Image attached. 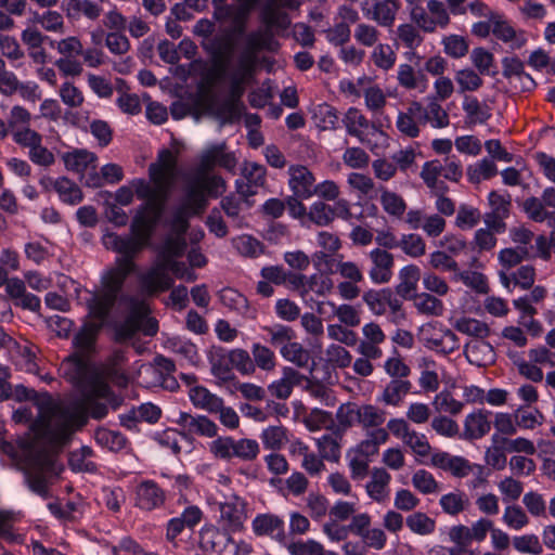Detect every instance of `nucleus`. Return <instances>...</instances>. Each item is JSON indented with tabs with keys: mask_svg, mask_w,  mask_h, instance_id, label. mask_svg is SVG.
I'll list each match as a JSON object with an SVG mask.
<instances>
[{
	"mask_svg": "<svg viewBox=\"0 0 555 555\" xmlns=\"http://www.w3.org/2000/svg\"><path fill=\"white\" fill-rule=\"evenodd\" d=\"M87 413L94 420H102L107 415L108 408L91 396H85L81 411L60 409L41 414L31 424V430L38 439L61 447L70 440L75 425L81 427L87 423Z\"/></svg>",
	"mask_w": 555,
	"mask_h": 555,
	"instance_id": "nucleus-1",
	"label": "nucleus"
},
{
	"mask_svg": "<svg viewBox=\"0 0 555 555\" xmlns=\"http://www.w3.org/2000/svg\"><path fill=\"white\" fill-rule=\"evenodd\" d=\"M157 224H153L141 217H133L130 224V235L115 237L118 244V254L121 257L117 258L116 266L109 271L115 274L125 273L127 279L135 269L133 258L150 245L153 233Z\"/></svg>",
	"mask_w": 555,
	"mask_h": 555,
	"instance_id": "nucleus-2",
	"label": "nucleus"
},
{
	"mask_svg": "<svg viewBox=\"0 0 555 555\" xmlns=\"http://www.w3.org/2000/svg\"><path fill=\"white\" fill-rule=\"evenodd\" d=\"M101 324L93 322L85 323L73 337L74 352L65 361L74 365V372L69 378L80 382L87 374L89 361L96 351V340Z\"/></svg>",
	"mask_w": 555,
	"mask_h": 555,
	"instance_id": "nucleus-3",
	"label": "nucleus"
},
{
	"mask_svg": "<svg viewBox=\"0 0 555 555\" xmlns=\"http://www.w3.org/2000/svg\"><path fill=\"white\" fill-rule=\"evenodd\" d=\"M126 278L125 273L115 274L107 271L102 278V289L95 292L87 300L89 314L101 322L109 315L115 302L120 296Z\"/></svg>",
	"mask_w": 555,
	"mask_h": 555,
	"instance_id": "nucleus-4",
	"label": "nucleus"
},
{
	"mask_svg": "<svg viewBox=\"0 0 555 555\" xmlns=\"http://www.w3.org/2000/svg\"><path fill=\"white\" fill-rule=\"evenodd\" d=\"M133 189L137 197L145 201L138 207L134 217H141L142 220L158 224L168 199L167 194L143 179L133 181Z\"/></svg>",
	"mask_w": 555,
	"mask_h": 555,
	"instance_id": "nucleus-5",
	"label": "nucleus"
},
{
	"mask_svg": "<svg viewBox=\"0 0 555 555\" xmlns=\"http://www.w3.org/2000/svg\"><path fill=\"white\" fill-rule=\"evenodd\" d=\"M209 451L220 460L230 461L235 457L243 462H253L258 457L260 447L255 439L242 438L235 440L225 436L212 440L209 443Z\"/></svg>",
	"mask_w": 555,
	"mask_h": 555,
	"instance_id": "nucleus-6",
	"label": "nucleus"
},
{
	"mask_svg": "<svg viewBox=\"0 0 555 555\" xmlns=\"http://www.w3.org/2000/svg\"><path fill=\"white\" fill-rule=\"evenodd\" d=\"M246 506L245 500L236 494L225 498V501L220 503V521L225 531L238 532L243 530L247 519Z\"/></svg>",
	"mask_w": 555,
	"mask_h": 555,
	"instance_id": "nucleus-7",
	"label": "nucleus"
},
{
	"mask_svg": "<svg viewBox=\"0 0 555 555\" xmlns=\"http://www.w3.org/2000/svg\"><path fill=\"white\" fill-rule=\"evenodd\" d=\"M241 176L242 178L235 181V190L237 195L248 199L266 184L267 169L258 163L245 162L241 168Z\"/></svg>",
	"mask_w": 555,
	"mask_h": 555,
	"instance_id": "nucleus-8",
	"label": "nucleus"
},
{
	"mask_svg": "<svg viewBox=\"0 0 555 555\" xmlns=\"http://www.w3.org/2000/svg\"><path fill=\"white\" fill-rule=\"evenodd\" d=\"M401 7L399 0H363L364 15L384 27H391Z\"/></svg>",
	"mask_w": 555,
	"mask_h": 555,
	"instance_id": "nucleus-9",
	"label": "nucleus"
},
{
	"mask_svg": "<svg viewBox=\"0 0 555 555\" xmlns=\"http://www.w3.org/2000/svg\"><path fill=\"white\" fill-rule=\"evenodd\" d=\"M142 294L146 296H156L173 287V279L169 272L163 271L159 266H151L138 278Z\"/></svg>",
	"mask_w": 555,
	"mask_h": 555,
	"instance_id": "nucleus-10",
	"label": "nucleus"
},
{
	"mask_svg": "<svg viewBox=\"0 0 555 555\" xmlns=\"http://www.w3.org/2000/svg\"><path fill=\"white\" fill-rule=\"evenodd\" d=\"M372 267L369 271L370 279L375 284H386L392 278L395 259L392 254L382 248H375L369 254Z\"/></svg>",
	"mask_w": 555,
	"mask_h": 555,
	"instance_id": "nucleus-11",
	"label": "nucleus"
},
{
	"mask_svg": "<svg viewBox=\"0 0 555 555\" xmlns=\"http://www.w3.org/2000/svg\"><path fill=\"white\" fill-rule=\"evenodd\" d=\"M431 464L455 478H464L474 472V465L463 456L451 455L448 452H437L431 455Z\"/></svg>",
	"mask_w": 555,
	"mask_h": 555,
	"instance_id": "nucleus-12",
	"label": "nucleus"
},
{
	"mask_svg": "<svg viewBox=\"0 0 555 555\" xmlns=\"http://www.w3.org/2000/svg\"><path fill=\"white\" fill-rule=\"evenodd\" d=\"M289 186L297 197L309 198L313 195L315 179L312 172L301 165H293L288 168Z\"/></svg>",
	"mask_w": 555,
	"mask_h": 555,
	"instance_id": "nucleus-13",
	"label": "nucleus"
},
{
	"mask_svg": "<svg viewBox=\"0 0 555 555\" xmlns=\"http://www.w3.org/2000/svg\"><path fill=\"white\" fill-rule=\"evenodd\" d=\"M165 502L164 490L153 480H143L135 491V505L144 511H152Z\"/></svg>",
	"mask_w": 555,
	"mask_h": 555,
	"instance_id": "nucleus-14",
	"label": "nucleus"
},
{
	"mask_svg": "<svg viewBox=\"0 0 555 555\" xmlns=\"http://www.w3.org/2000/svg\"><path fill=\"white\" fill-rule=\"evenodd\" d=\"M7 294L14 301L15 306L24 310H30L33 312L40 310V298L31 293H27L24 281L18 278H12L10 282H8Z\"/></svg>",
	"mask_w": 555,
	"mask_h": 555,
	"instance_id": "nucleus-15",
	"label": "nucleus"
},
{
	"mask_svg": "<svg viewBox=\"0 0 555 555\" xmlns=\"http://www.w3.org/2000/svg\"><path fill=\"white\" fill-rule=\"evenodd\" d=\"M251 526L256 535H270L279 542L286 539L284 521L278 515L259 514L254 518Z\"/></svg>",
	"mask_w": 555,
	"mask_h": 555,
	"instance_id": "nucleus-16",
	"label": "nucleus"
},
{
	"mask_svg": "<svg viewBox=\"0 0 555 555\" xmlns=\"http://www.w3.org/2000/svg\"><path fill=\"white\" fill-rule=\"evenodd\" d=\"M491 412L479 409L468 414L464 422V438L468 440L480 439L491 429V422L488 420Z\"/></svg>",
	"mask_w": 555,
	"mask_h": 555,
	"instance_id": "nucleus-17",
	"label": "nucleus"
},
{
	"mask_svg": "<svg viewBox=\"0 0 555 555\" xmlns=\"http://www.w3.org/2000/svg\"><path fill=\"white\" fill-rule=\"evenodd\" d=\"M177 423L191 434L208 438L216 437L218 433L216 423L205 415L193 416L189 413L180 412Z\"/></svg>",
	"mask_w": 555,
	"mask_h": 555,
	"instance_id": "nucleus-18",
	"label": "nucleus"
},
{
	"mask_svg": "<svg viewBox=\"0 0 555 555\" xmlns=\"http://www.w3.org/2000/svg\"><path fill=\"white\" fill-rule=\"evenodd\" d=\"M490 22L492 34L503 42H511L513 50L521 49L526 44L527 39L524 36L517 37L514 27L501 14H491Z\"/></svg>",
	"mask_w": 555,
	"mask_h": 555,
	"instance_id": "nucleus-19",
	"label": "nucleus"
},
{
	"mask_svg": "<svg viewBox=\"0 0 555 555\" xmlns=\"http://www.w3.org/2000/svg\"><path fill=\"white\" fill-rule=\"evenodd\" d=\"M390 474L382 467H374L371 472V480L366 483L367 495L375 502H384L388 499L390 490Z\"/></svg>",
	"mask_w": 555,
	"mask_h": 555,
	"instance_id": "nucleus-20",
	"label": "nucleus"
},
{
	"mask_svg": "<svg viewBox=\"0 0 555 555\" xmlns=\"http://www.w3.org/2000/svg\"><path fill=\"white\" fill-rule=\"evenodd\" d=\"M464 354L470 364L478 367L487 366L494 361L495 352L490 343L485 339H476L467 343Z\"/></svg>",
	"mask_w": 555,
	"mask_h": 555,
	"instance_id": "nucleus-21",
	"label": "nucleus"
},
{
	"mask_svg": "<svg viewBox=\"0 0 555 555\" xmlns=\"http://www.w3.org/2000/svg\"><path fill=\"white\" fill-rule=\"evenodd\" d=\"M399 86L406 90L420 89L424 92L428 87V78L422 69H415L410 63L400 64L397 73Z\"/></svg>",
	"mask_w": 555,
	"mask_h": 555,
	"instance_id": "nucleus-22",
	"label": "nucleus"
},
{
	"mask_svg": "<svg viewBox=\"0 0 555 555\" xmlns=\"http://www.w3.org/2000/svg\"><path fill=\"white\" fill-rule=\"evenodd\" d=\"M65 167L67 170L76 173H85L90 168L91 170L96 169V155L87 150H74L67 152L62 156Z\"/></svg>",
	"mask_w": 555,
	"mask_h": 555,
	"instance_id": "nucleus-23",
	"label": "nucleus"
},
{
	"mask_svg": "<svg viewBox=\"0 0 555 555\" xmlns=\"http://www.w3.org/2000/svg\"><path fill=\"white\" fill-rule=\"evenodd\" d=\"M411 389L412 383L409 379L392 378L378 397V401L385 405L399 406Z\"/></svg>",
	"mask_w": 555,
	"mask_h": 555,
	"instance_id": "nucleus-24",
	"label": "nucleus"
},
{
	"mask_svg": "<svg viewBox=\"0 0 555 555\" xmlns=\"http://www.w3.org/2000/svg\"><path fill=\"white\" fill-rule=\"evenodd\" d=\"M397 35L404 47L411 50L404 54L405 57L416 66L420 65V62L423 57L418 55L414 50L422 44L423 37L416 27L412 24H401L397 28Z\"/></svg>",
	"mask_w": 555,
	"mask_h": 555,
	"instance_id": "nucleus-25",
	"label": "nucleus"
},
{
	"mask_svg": "<svg viewBox=\"0 0 555 555\" xmlns=\"http://www.w3.org/2000/svg\"><path fill=\"white\" fill-rule=\"evenodd\" d=\"M189 398L192 404L197 408L205 410L210 414H217V409L221 408L222 398L210 392L204 386H193L189 390Z\"/></svg>",
	"mask_w": 555,
	"mask_h": 555,
	"instance_id": "nucleus-26",
	"label": "nucleus"
},
{
	"mask_svg": "<svg viewBox=\"0 0 555 555\" xmlns=\"http://www.w3.org/2000/svg\"><path fill=\"white\" fill-rule=\"evenodd\" d=\"M439 506L444 514L455 517L469 508L470 500L464 491L454 490L440 496Z\"/></svg>",
	"mask_w": 555,
	"mask_h": 555,
	"instance_id": "nucleus-27",
	"label": "nucleus"
},
{
	"mask_svg": "<svg viewBox=\"0 0 555 555\" xmlns=\"http://www.w3.org/2000/svg\"><path fill=\"white\" fill-rule=\"evenodd\" d=\"M211 365V374L218 379V385L227 382L235 380L232 372V365L229 362V354L223 348H219L211 354L209 359Z\"/></svg>",
	"mask_w": 555,
	"mask_h": 555,
	"instance_id": "nucleus-28",
	"label": "nucleus"
},
{
	"mask_svg": "<svg viewBox=\"0 0 555 555\" xmlns=\"http://www.w3.org/2000/svg\"><path fill=\"white\" fill-rule=\"evenodd\" d=\"M235 43L233 36L225 31L223 35L214 37L204 49L210 54L212 61L228 60L234 52Z\"/></svg>",
	"mask_w": 555,
	"mask_h": 555,
	"instance_id": "nucleus-29",
	"label": "nucleus"
},
{
	"mask_svg": "<svg viewBox=\"0 0 555 555\" xmlns=\"http://www.w3.org/2000/svg\"><path fill=\"white\" fill-rule=\"evenodd\" d=\"M348 134L357 138L361 143L365 142L363 131L372 127L377 130L374 124H371L367 118L356 107H350L343 119Z\"/></svg>",
	"mask_w": 555,
	"mask_h": 555,
	"instance_id": "nucleus-30",
	"label": "nucleus"
},
{
	"mask_svg": "<svg viewBox=\"0 0 555 555\" xmlns=\"http://www.w3.org/2000/svg\"><path fill=\"white\" fill-rule=\"evenodd\" d=\"M439 100L426 98V106L421 122H429L433 128H446L450 124L448 112L440 105Z\"/></svg>",
	"mask_w": 555,
	"mask_h": 555,
	"instance_id": "nucleus-31",
	"label": "nucleus"
},
{
	"mask_svg": "<svg viewBox=\"0 0 555 555\" xmlns=\"http://www.w3.org/2000/svg\"><path fill=\"white\" fill-rule=\"evenodd\" d=\"M387 413L374 404H358V425L364 429H377L386 421Z\"/></svg>",
	"mask_w": 555,
	"mask_h": 555,
	"instance_id": "nucleus-32",
	"label": "nucleus"
},
{
	"mask_svg": "<svg viewBox=\"0 0 555 555\" xmlns=\"http://www.w3.org/2000/svg\"><path fill=\"white\" fill-rule=\"evenodd\" d=\"M388 438L389 435L385 428L372 429L367 433L366 438L358 444L356 454L370 460L371 456L378 453L379 446L385 443Z\"/></svg>",
	"mask_w": 555,
	"mask_h": 555,
	"instance_id": "nucleus-33",
	"label": "nucleus"
},
{
	"mask_svg": "<svg viewBox=\"0 0 555 555\" xmlns=\"http://www.w3.org/2000/svg\"><path fill=\"white\" fill-rule=\"evenodd\" d=\"M94 452L92 448L83 446L69 453L68 466L76 473H95L98 466L93 461H91Z\"/></svg>",
	"mask_w": 555,
	"mask_h": 555,
	"instance_id": "nucleus-34",
	"label": "nucleus"
},
{
	"mask_svg": "<svg viewBox=\"0 0 555 555\" xmlns=\"http://www.w3.org/2000/svg\"><path fill=\"white\" fill-rule=\"evenodd\" d=\"M502 75L506 79L516 77L520 80L526 79L527 83L524 89H531L535 86L534 80L525 72V64L518 56H505L502 59Z\"/></svg>",
	"mask_w": 555,
	"mask_h": 555,
	"instance_id": "nucleus-35",
	"label": "nucleus"
},
{
	"mask_svg": "<svg viewBox=\"0 0 555 555\" xmlns=\"http://www.w3.org/2000/svg\"><path fill=\"white\" fill-rule=\"evenodd\" d=\"M463 111L466 121L469 124H486L491 118L490 107L482 104L475 96H465L463 101Z\"/></svg>",
	"mask_w": 555,
	"mask_h": 555,
	"instance_id": "nucleus-36",
	"label": "nucleus"
},
{
	"mask_svg": "<svg viewBox=\"0 0 555 555\" xmlns=\"http://www.w3.org/2000/svg\"><path fill=\"white\" fill-rule=\"evenodd\" d=\"M421 272L415 264L403 267L399 272L400 282L396 286V293L402 298H410L411 293L416 289Z\"/></svg>",
	"mask_w": 555,
	"mask_h": 555,
	"instance_id": "nucleus-37",
	"label": "nucleus"
},
{
	"mask_svg": "<svg viewBox=\"0 0 555 555\" xmlns=\"http://www.w3.org/2000/svg\"><path fill=\"white\" fill-rule=\"evenodd\" d=\"M22 472L24 475V481L31 492L44 500L52 496L49 480L44 472L31 469H22Z\"/></svg>",
	"mask_w": 555,
	"mask_h": 555,
	"instance_id": "nucleus-38",
	"label": "nucleus"
},
{
	"mask_svg": "<svg viewBox=\"0 0 555 555\" xmlns=\"http://www.w3.org/2000/svg\"><path fill=\"white\" fill-rule=\"evenodd\" d=\"M496 173V165L492 159L487 157L473 165H469L466 169L467 179L473 184H479L482 180H489Z\"/></svg>",
	"mask_w": 555,
	"mask_h": 555,
	"instance_id": "nucleus-39",
	"label": "nucleus"
},
{
	"mask_svg": "<svg viewBox=\"0 0 555 555\" xmlns=\"http://www.w3.org/2000/svg\"><path fill=\"white\" fill-rule=\"evenodd\" d=\"M261 21L267 27H287L289 24L287 13L281 11L278 5V1L268 0L261 9Z\"/></svg>",
	"mask_w": 555,
	"mask_h": 555,
	"instance_id": "nucleus-40",
	"label": "nucleus"
},
{
	"mask_svg": "<svg viewBox=\"0 0 555 555\" xmlns=\"http://www.w3.org/2000/svg\"><path fill=\"white\" fill-rule=\"evenodd\" d=\"M494 444H502V449L508 453H525L533 455L535 453V447L533 442L527 438L518 437L516 439H508L506 437H500L499 434H494L491 438Z\"/></svg>",
	"mask_w": 555,
	"mask_h": 555,
	"instance_id": "nucleus-41",
	"label": "nucleus"
},
{
	"mask_svg": "<svg viewBox=\"0 0 555 555\" xmlns=\"http://www.w3.org/2000/svg\"><path fill=\"white\" fill-rule=\"evenodd\" d=\"M54 190L57 192L60 198L69 205L79 204L83 198L80 188L66 177H61L55 180Z\"/></svg>",
	"mask_w": 555,
	"mask_h": 555,
	"instance_id": "nucleus-42",
	"label": "nucleus"
},
{
	"mask_svg": "<svg viewBox=\"0 0 555 555\" xmlns=\"http://www.w3.org/2000/svg\"><path fill=\"white\" fill-rule=\"evenodd\" d=\"M305 501L307 513L314 521H321L330 513V501L320 492H310Z\"/></svg>",
	"mask_w": 555,
	"mask_h": 555,
	"instance_id": "nucleus-43",
	"label": "nucleus"
},
{
	"mask_svg": "<svg viewBox=\"0 0 555 555\" xmlns=\"http://www.w3.org/2000/svg\"><path fill=\"white\" fill-rule=\"evenodd\" d=\"M492 527V520L480 518L474 522L472 527H467L465 525H456L452 528L455 529L460 534L466 537V539L470 542H481L486 539L488 531H491Z\"/></svg>",
	"mask_w": 555,
	"mask_h": 555,
	"instance_id": "nucleus-44",
	"label": "nucleus"
},
{
	"mask_svg": "<svg viewBox=\"0 0 555 555\" xmlns=\"http://www.w3.org/2000/svg\"><path fill=\"white\" fill-rule=\"evenodd\" d=\"M208 201L206 192L199 182L196 180L186 189V204L183 206L189 207V211L193 215H201L207 207Z\"/></svg>",
	"mask_w": 555,
	"mask_h": 555,
	"instance_id": "nucleus-45",
	"label": "nucleus"
},
{
	"mask_svg": "<svg viewBox=\"0 0 555 555\" xmlns=\"http://www.w3.org/2000/svg\"><path fill=\"white\" fill-rule=\"evenodd\" d=\"M380 204L383 209L391 217L401 218L406 209L403 197L396 192L382 188Z\"/></svg>",
	"mask_w": 555,
	"mask_h": 555,
	"instance_id": "nucleus-46",
	"label": "nucleus"
},
{
	"mask_svg": "<svg viewBox=\"0 0 555 555\" xmlns=\"http://www.w3.org/2000/svg\"><path fill=\"white\" fill-rule=\"evenodd\" d=\"M454 327L463 334L476 337L481 340H483L490 334V328L487 323L472 318L459 319Z\"/></svg>",
	"mask_w": 555,
	"mask_h": 555,
	"instance_id": "nucleus-47",
	"label": "nucleus"
},
{
	"mask_svg": "<svg viewBox=\"0 0 555 555\" xmlns=\"http://www.w3.org/2000/svg\"><path fill=\"white\" fill-rule=\"evenodd\" d=\"M408 528L416 534L428 535L436 529L435 519L430 518L423 512H415L405 519Z\"/></svg>",
	"mask_w": 555,
	"mask_h": 555,
	"instance_id": "nucleus-48",
	"label": "nucleus"
},
{
	"mask_svg": "<svg viewBox=\"0 0 555 555\" xmlns=\"http://www.w3.org/2000/svg\"><path fill=\"white\" fill-rule=\"evenodd\" d=\"M414 305L420 313L426 315L439 317L444 310L443 302L428 293L415 295Z\"/></svg>",
	"mask_w": 555,
	"mask_h": 555,
	"instance_id": "nucleus-49",
	"label": "nucleus"
},
{
	"mask_svg": "<svg viewBox=\"0 0 555 555\" xmlns=\"http://www.w3.org/2000/svg\"><path fill=\"white\" fill-rule=\"evenodd\" d=\"M214 107L222 124H231L241 116V102L229 95L224 100L214 103Z\"/></svg>",
	"mask_w": 555,
	"mask_h": 555,
	"instance_id": "nucleus-50",
	"label": "nucleus"
},
{
	"mask_svg": "<svg viewBox=\"0 0 555 555\" xmlns=\"http://www.w3.org/2000/svg\"><path fill=\"white\" fill-rule=\"evenodd\" d=\"M533 257L534 256L530 254L529 248L526 246L503 248L499 253V261L507 270L518 266L522 260H528Z\"/></svg>",
	"mask_w": 555,
	"mask_h": 555,
	"instance_id": "nucleus-51",
	"label": "nucleus"
},
{
	"mask_svg": "<svg viewBox=\"0 0 555 555\" xmlns=\"http://www.w3.org/2000/svg\"><path fill=\"white\" fill-rule=\"evenodd\" d=\"M229 362L242 375H253L255 373V363L248 351L242 348H235L228 352Z\"/></svg>",
	"mask_w": 555,
	"mask_h": 555,
	"instance_id": "nucleus-52",
	"label": "nucleus"
},
{
	"mask_svg": "<svg viewBox=\"0 0 555 555\" xmlns=\"http://www.w3.org/2000/svg\"><path fill=\"white\" fill-rule=\"evenodd\" d=\"M222 149H227L225 142L212 144L202 153L197 168L198 175H205L216 166H219V154L222 152Z\"/></svg>",
	"mask_w": 555,
	"mask_h": 555,
	"instance_id": "nucleus-53",
	"label": "nucleus"
},
{
	"mask_svg": "<svg viewBox=\"0 0 555 555\" xmlns=\"http://www.w3.org/2000/svg\"><path fill=\"white\" fill-rule=\"evenodd\" d=\"M282 357L296 364L298 367H306L310 361V353L301 344L291 341L288 345L280 349Z\"/></svg>",
	"mask_w": 555,
	"mask_h": 555,
	"instance_id": "nucleus-54",
	"label": "nucleus"
},
{
	"mask_svg": "<svg viewBox=\"0 0 555 555\" xmlns=\"http://www.w3.org/2000/svg\"><path fill=\"white\" fill-rule=\"evenodd\" d=\"M251 354L255 369L269 372L275 367V354L269 347L255 343L251 346Z\"/></svg>",
	"mask_w": 555,
	"mask_h": 555,
	"instance_id": "nucleus-55",
	"label": "nucleus"
},
{
	"mask_svg": "<svg viewBox=\"0 0 555 555\" xmlns=\"http://www.w3.org/2000/svg\"><path fill=\"white\" fill-rule=\"evenodd\" d=\"M95 440L112 451H120L127 444V438L119 431L100 428L95 431Z\"/></svg>",
	"mask_w": 555,
	"mask_h": 555,
	"instance_id": "nucleus-56",
	"label": "nucleus"
},
{
	"mask_svg": "<svg viewBox=\"0 0 555 555\" xmlns=\"http://www.w3.org/2000/svg\"><path fill=\"white\" fill-rule=\"evenodd\" d=\"M401 250L412 257L418 258L426 253V243L423 237L415 233L403 234L399 242Z\"/></svg>",
	"mask_w": 555,
	"mask_h": 555,
	"instance_id": "nucleus-57",
	"label": "nucleus"
},
{
	"mask_svg": "<svg viewBox=\"0 0 555 555\" xmlns=\"http://www.w3.org/2000/svg\"><path fill=\"white\" fill-rule=\"evenodd\" d=\"M286 433L283 426H270L262 430L260 438L266 449L280 450L287 441Z\"/></svg>",
	"mask_w": 555,
	"mask_h": 555,
	"instance_id": "nucleus-58",
	"label": "nucleus"
},
{
	"mask_svg": "<svg viewBox=\"0 0 555 555\" xmlns=\"http://www.w3.org/2000/svg\"><path fill=\"white\" fill-rule=\"evenodd\" d=\"M219 298L222 305L232 310L241 313H244L246 310H248L247 298L234 288L225 287L221 289L219 292Z\"/></svg>",
	"mask_w": 555,
	"mask_h": 555,
	"instance_id": "nucleus-59",
	"label": "nucleus"
},
{
	"mask_svg": "<svg viewBox=\"0 0 555 555\" xmlns=\"http://www.w3.org/2000/svg\"><path fill=\"white\" fill-rule=\"evenodd\" d=\"M337 427L345 431L353 425H358V404L356 402L343 403L336 411Z\"/></svg>",
	"mask_w": 555,
	"mask_h": 555,
	"instance_id": "nucleus-60",
	"label": "nucleus"
},
{
	"mask_svg": "<svg viewBox=\"0 0 555 555\" xmlns=\"http://www.w3.org/2000/svg\"><path fill=\"white\" fill-rule=\"evenodd\" d=\"M412 485L423 494L437 493L440 490L439 483L433 474L425 469H418L413 474Z\"/></svg>",
	"mask_w": 555,
	"mask_h": 555,
	"instance_id": "nucleus-61",
	"label": "nucleus"
},
{
	"mask_svg": "<svg viewBox=\"0 0 555 555\" xmlns=\"http://www.w3.org/2000/svg\"><path fill=\"white\" fill-rule=\"evenodd\" d=\"M308 218L319 227H326L334 221L332 206L321 201L314 202L309 208Z\"/></svg>",
	"mask_w": 555,
	"mask_h": 555,
	"instance_id": "nucleus-62",
	"label": "nucleus"
},
{
	"mask_svg": "<svg viewBox=\"0 0 555 555\" xmlns=\"http://www.w3.org/2000/svg\"><path fill=\"white\" fill-rule=\"evenodd\" d=\"M449 539L453 543V546L448 547V555H479L478 550L470 547L472 542L466 537L460 534L452 527L449 530Z\"/></svg>",
	"mask_w": 555,
	"mask_h": 555,
	"instance_id": "nucleus-63",
	"label": "nucleus"
},
{
	"mask_svg": "<svg viewBox=\"0 0 555 555\" xmlns=\"http://www.w3.org/2000/svg\"><path fill=\"white\" fill-rule=\"evenodd\" d=\"M287 550L292 555H330L332 551L326 552L323 545L314 540L306 542H292L287 545Z\"/></svg>",
	"mask_w": 555,
	"mask_h": 555,
	"instance_id": "nucleus-64",
	"label": "nucleus"
}]
</instances>
